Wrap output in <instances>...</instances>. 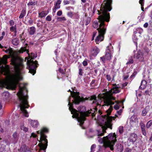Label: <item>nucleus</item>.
I'll list each match as a JSON object with an SVG mask.
<instances>
[{
  "label": "nucleus",
  "instance_id": "1",
  "mask_svg": "<svg viewBox=\"0 0 152 152\" xmlns=\"http://www.w3.org/2000/svg\"><path fill=\"white\" fill-rule=\"evenodd\" d=\"M71 97L68 99L69 102L68 105H69V109L71 111L72 114V117L76 118L80 126H82L84 123V121L86 120V117H87L91 114L92 116L94 117L96 114V112L97 111V109L96 108H93V110H91L86 111V108L85 106H80L77 108L78 110L74 109L73 107V102L72 103L70 102V99Z\"/></svg>",
  "mask_w": 152,
  "mask_h": 152
},
{
  "label": "nucleus",
  "instance_id": "2",
  "mask_svg": "<svg viewBox=\"0 0 152 152\" xmlns=\"http://www.w3.org/2000/svg\"><path fill=\"white\" fill-rule=\"evenodd\" d=\"M24 90H26L25 87H20L19 91L17 94L19 99L18 106L20 107L21 112L24 116L28 117V113L25 109L26 108H28L29 106L28 101L27 91L26 90L25 92L24 93Z\"/></svg>",
  "mask_w": 152,
  "mask_h": 152
},
{
  "label": "nucleus",
  "instance_id": "3",
  "mask_svg": "<svg viewBox=\"0 0 152 152\" xmlns=\"http://www.w3.org/2000/svg\"><path fill=\"white\" fill-rule=\"evenodd\" d=\"M102 14L99 17V22L100 23V24L99 28L97 29L99 33V35L95 39L96 44H99V41L103 40L104 36L106 30V28L105 27L104 21L108 22L110 19V15L109 14L108 15Z\"/></svg>",
  "mask_w": 152,
  "mask_h": 152
},
{
  "label": "nucleus",
  "instance_id": "4",
  "mask_svg": "<svg viewBox=\"0 0 152 152\" xmlns=\"http://www.w3.org/2000/svg\"><path fill=\"white\" fill-rule=\"evenodd\" d=\"M25 45L26 46L24 47H22L20 50H19L18 52L19 53H22L26 51L27 53L28 54L30 58V59L28 60L27 62V64L28 67L29 72L32 74L33 75H34L36 72V68L38 66V64L37 61H34L32 60L37 57V54L35 55L33 53H31L30 55L28 53L29 50H27L26 49L28 44H26Z\"/></svg>",
  "mask_w": 152,
  "mask_h": 152
},
{
  "label": "nucleus",
  "instance_id": "5",
  "mask_svg": "<svg viewBox=\"0 0 152 152\" xmlns=\"http://www.w3.org/2000/svg\"><path fill=\"white\" fill-rule=\"evenodd\" d=\"M23 62V60L18 57L14 56L12 59L11 63L13 66L16 72V74L13 78L15 82L22 79L20 75L21 74V70L24 67Z\"/></svg>",
  "mask_w": 152,
  "mask_h": 152
},
{
  "label": "nucleus",
  "instance_id": "6",
  "mask_svg": "<svg viewBox=\"0 0 152 152\" xmlns=\"http://www.w3.org/2000/svg\"><path fill=\"white\" fill-rule=\"evenodd\" d=\"M110 114H108L107 111L106 115H102L103 124L104 126L102 127L101 129L95 131L97 136L103 135L106 132V131L107 128L111 129H112L113 124L112 122L113 119L115 120V118L114 117L110 116L109 115Z\"/></svg>",
  "mask_w": 152,
  "mask_h": 152
},
{
  "label": "nucleus",
  "instance_id": "7",
  "mask_svg": "<svg viewBox=\"0 0 152 152\" xmlns=\"http://www.w3.org/2000/svg\"><path fill=\"white\" fill-rule=\"evenodd\" d=\"M118 85L115 84H113L112 89L109 91V94L106 96L104 99V102L105 104L104 105H110L109 108L107 110L108 114H110L113 109V107L111 105L114 104V102L112 100H115L116 98L112 96V95L113 94H116L120 92V90L118 88H120Z\"/></svg>",
  "mask_w": 152,
  "mask_h": 152
},
{
  "label": "nucleus",
  "instance_id": "8",
  "mask_svg": "<svg viewBox=\"0 0 152 152\" xmlns=\"http://www.w3.org/2000/svg\"><path fill=\"white\" fill-rule=\"evenodd\" d=\"M116 135L115 133H110L108 136L104 137L105 142L104 147L105 148L109 147L111 151L113 150V146L116 141Z\"/></svg>",
  "mask_w": 152,
  "mask_h": 152
},
{
  "label": "nucleus",
  "instance_id": "9",
  "mask_svg": "<svg viewBox=\"0 0 152 152\" xmlns=\"http://www.w3.org/2000/svg\"><path fill=\"white\" fill-rule=\"evenodd\" d=\"M48 132V129L45 127L41 129V131H37V134H40V140L42 142L39 144V147L41 150H45L47 147L48 140L46 139V136L44 133Z\"/></svg>",
  "mask_w": 152,
  "mask_h": 152
},
{
  "label": "nucleus",
  "instance_id": "10",
  "mask_svg": "<svg viewBox=\"0 0 152 152\" xmlns=\"http://www.w3.org/2000/svg\"><path fill=\"white\" fill-rule=\"evenodd\" d=\"M79 92H74L72 95L73 98L72 101H73V103L76 104H78L80 102H84L86 100H94L92 102V104L96 103V97L95 96H93L91 97H89L88 98H86L85 99H84L83 98H81L79 96Z\"/></svg>",
  "mask_w": 152,
  "mask_h": 152
},
{
  "label": "nucleus",
  "instance_id": "11",
  "mask_svg": "<svg viewBox=\"0 0 152 152\" xmlns=\"http://www.w3.org/2000/svg\"><path fill=\"white\" fill-rule=\"evenodd\" d=\"M112 2V0H105L101 4L102 14L110 15L108 13V11H110L111 10V4Z\"/></svg>",
  "mask_w": 152,
  "mask_h": 152
},
{
  "label": "nucleus",
  "instance_id": "12",
  "mask_svg": "<svg viewBox=\"0 0 152 152\" xmlns=\"http://www.w3.org/2000/svg\"><path fill=\"white\" fill-rule=\"evenodd\" d=\"M134 58L138 59L139 61L141 62H143L144 60L143 54L140 50H139L134 55Z\"/></svg>",
  "mask_w": 152,
  "mask_h": 152
},
{
  "label": "nucleus",
  "instance_id": "13",
  "mask_svg": "<svg viewBox=\"0 0 152 152\" xmlns=\"http://www.w3.org/2000/svg\"><path fill=\"white\" fill-rule=\"evenodd\" d=\"M100 11H101V12L98 11V14L100 15L98 17V19L99 20V22H99V17L100 15H102V7H101ZM99 25H99V23L97 21L94 22V23H93V26L94 28H97L99 26Z\"/></svg>",
  "mask_w": 152,
  "mask_h": 152
},
{
  "label": "nucleus",
  "instance_id": "14",
  "mask_svg": "<svg viewBox=\"0 0 152 152\" xmlns=\"http://www.w3.org/2000/svg\"><path fill=\"white\" fill-rule=\"evenodd\" d=\"M115 149L117 152H121L123 150V146L121 144H117L115 146Z\"/></svg>",
  "mask_w": 152,
  "mask_h": 152
},
{
  "label": "nucleus",
  "instance_id": "15",
  "mask_svg": "<svg viewBox=\"0 0 152 152\" xmlns=\"http://www.w3.org/2000/svg\"><path fill=\"white\" fill-rule=\"evenodd\" d=\"M100 50L97 47H95L94 48L93 50L91 52V55L92 56H95L99 53Z\"/></svg>",
  "mask_w": 152,
  "mask_h": 152
},
{
  "label": "nucleus",
  "instance_id": "16",
  "mask_svg": "<svg viewBox=\"0 0 152 152\" xmlns=\"http://www.w3.org/2000/svg\"><path fill=\"white\" fill-rule=\"evenodd\" d=\"M137 138V137L136 134L134 133L130 135L129 137L130 141L132 142H135L136 141Z\"/></svg>",
  "mask_w": 152,
  "mask_h": 152
},
{
  "label": "nucleus",
  "instance_id": "17",
  "mask_svg": "<svg viewBox=\"0 0 152 152\" xmlns=\"http://www.w3.org/2000/svg\"><path fill=\"white\" fill-rule=\"evenodd\" d=\"M29 123L33 127H37L38 126V123L37 121L31 120L29 121Z\"/></svg>",
  "mask_w": 152,
  "mask_h": 152
},
{
  "label": "nucleus",
  "instance_id": "18",
  "mask_svg": "<svg viewBox=\"0 0 152 152\" xmlns=\"http://www.w3.org/2000/svg\"><path fill=\"white\" fill-rule=\"evenodd\" d=\"M150 108L149 106H146L144 109L142 110L141 113V115L142 116H145L147 113L150 110Z\"/></svg>",
  "mask_w": 152,
  "mask_h": 152
},
{
  "label": "nucleus",
  "instance_id": "19",
  "mask_svg": "<svg viewBox=\"0 0 152 152\" xmlns=\"http://www.w3.org/2000/svg\"><path fill=\"white\" fill-rule=\"evenodd\" d=\"M147 82L145 80H143L141 81V85L139 87V88L141 90L144 89L146 87Z\"/></svg>",
  "mask_w": 152,
  "mask_h": 152
},
{
  "label": "nucleus",
  "instance_id": "20",
  "mask_svg": "<svg viewBox=\"0 0 152 152\" xmlns=\"http://www.w3.org/2000/svg\"><path fill=\"white\" fill-rule=\"evenodd\" d=\"M106 60H110L112 58V56L110 53V51L107 52L104 56Z\"/></svg>",
  "mask_w": 152,
  "mask_h": 152
},
{
  "label": "nucleus",
  "instance_id": "21",
  "mask_svg": "<svg viewBox=\"0 0 152 152\" xmlns=\"http://www.w3.org/2000/svg\"><path fill=\"white\" fill-rule=\"evenodd\" d=\"M12 136L13 137V143L15 144L16 143L18 139L17 133L16 132H14Z\"/></svg>",
  "mask_w": 152,
  "mask_h": 152
},
{
  "label": "nucleus",
  "instance_id": "22",
  "mask_svg": "<svg viewBox=\"0 0 152 152\" xmlns=\"http://www.w3.org/2000/svg\"><path fill=\"white\" fill-rule=\"evenodd\" d=\"M12 44L15 45H18L19 43V39L17 38H15L12 39Z\"/></svg>",
  "mask_w": 152,
  "mask_h": 152
},
{
  "label": "nucleus",
  "instance_id": "23",
  "mask_svg": "<svg viewBox=\"0 0 152 152\" xmlns=\"http://www.w3.org/2000/svg\"><path fill=\"white\" fill-rule=\"evenodd\" d=\"M98 142L100 143H103V145H105V140H104V137L102 138L100 137L99 136H98Z\"/></svg>",
  "mask_w": 152,
  "mask_h": 152
},
{
  "label": "nucleus",
  "instance_id": "24",
  "mask_svg": "<svg viewBox=\"0 0 152 152\" xmlns=\"http://www.w3.org/2000/svg\"><path fill=\"white\" fill-rule=\"evenodd\" d=\"M28 147L26 146V145H22L20 148V152H26Z\"/></svg>",
  "mask_w": 152,
  "mask_h": 152
},
{
  "label": "nucleus",
  "instance_id": "25",
  "mask_svg": "<svg viewBox=\"0 0 152 152\" xmlns=\"http://www.w3.org/2000/svg\"><path fill=\"white\" fill-rule=\"evenodd\" d=\"M35 32V28L34 26L31 27L30 28V30L29 31V33L30 35H33L34 34Z\"/></svg>",
  "mask_w": 152,
  "mask_h": 152
},
{
  "label": "nucleus",
  "instance_id": "26",
  "mask_svg": "<svg viewBox=\"0 0 152 152\" xmlns=\"http://www.w3.org/2000/svg\"><path fill=\"white\" fill-rule=\"evenodd\" d=\"M133 60L132 56L130 57L128 60V61L126 63V64H130L133 63Z\"/></svg>",
  "mask_w": 152,
  "mask_h": 152
},
{
  "label": "nucleus",
  "instance_id": "27",
  "mask_svg": "<svg viewBox=\"0 0 152 152\" xmlns=\"http://www.w3.org/2000/svg\"><path fill=\"white\" fill-rule=\"evenodd\" d=\"M26 13V11L24 10H23L21 12L20 14V15L19 16L20 18H23L25 15Z\"/></svg>",
  "mask_w": 152,
  "mask_h": 152
},
{
  "label": "nucleus",
  "instance_id": "28",
  "mask_svg": "<svg viewBox=\"0 0 152 152\" xmlns=\"http://www.w3.org/2000/svg\"><path fill=\"white\" fill-rule=\"evenodd\" d=\"M152 125V120H150L148 122L146 125V127L147 128H149Z\"/></svg>",
  "mask_w": 152,
  "mask_h": 152
},
{
  "label": "nucleus",
  "instance_id": "29",
  "mask_svg": "<svg viewBox=\"0 0 152 152\" xmlns=\"http://www.w3.org/2000/svg\"><path fill=\"white\" fill-rule=\"evenodd\" d=\"M3 96L5 97L6 99H7L9 96V93L7 92H4L3 93Z\"/></svg>",
  "mask_w": 152,
  "mask_h": 152
},
{
  "label": "nucleus",
  "instance_id": "30",
  "mask_svg": "<svg viewBox=\"0 0 152 152\" xmlns=\"http://www.w3.org/2000/svg\"><path fill=\"white\" fill-rule=\"evenodd\" d=\"M91 20V18L90 17H88L86 21L85 25L87 26L90 22Z\"/></svg>",
  "mask_w": 152,
  "mask_h": 152
},
{
  "label": "nucleus",
  "instance_id": "31",
  "mask_svg": "<svg viewBox=\"0 0 152 152\" xmlns=\"http://www.w3.org/2000/svg\"><path fill=\"white\" fill-rule=\"evenodd\" d=\"M21 129L26 132L28 131V128L24 126V125H22L20 127Z\"/></svg>",
  "mask_w": 152,
  "mask_h": 152
},
{
  "label": "nucleus",
  "instance_id": "32",
  "mask_svg": "<svg viewBox=\"0 0 152 152\" xmlns=\"http://www.w3.org/2000/svg\"><path fill=\"white\" fill-rule=\"evenodd\" d=\"M47 14H45L44 11H43L39 13V15H40L41 17H43L46 15Z\"/></svg>",
  "mask_w": 152,
  "mask_h": 152
},
{
  "label": "nucleus",
  "instance_id": "33",
  "mask_svg": "<svg viewBox=\"0 0 152 152\" xmlns=\"http://www.w3.org/2000/svg\"><path fill=\"white\" fill-rule=\"evenodd\" d=\"M119 131L120 134L122 133L123 132L124 128L123 126H120L118 129Z\"/></svg>",
  "mask_w": 152,
  "mask_h": 152
},
{
  "label": "nucleus",
  "instance_id": "34",
  "mask_svg": "<svg viewBox=\"0 0 152 152\" xmlns=\"http://www.w3.org/2000/svg\"><path fill=\"white\" fill-rule=\"evenodd\" d=\"M58 70L59 72L62 74H65V72L66 71L65 69V71H64L63 69H62L61 68H59V69Z\"/></svg>",
  "mask_w": 152,
  "mask_h": 152
},
{
  "label": "nucleus",
  "instance_id": "35",
  "mask_svg": "<svg viewBox=\"0 0 152 152\" xmlns=\"http://www.w3.org/2000/svg\"><path fill=\"white\" fill-rule=\"evenodd\" d=\"M96 147V145L95 144L92 145L91 147V151L94 152L95 151L94 149Z\"/></svg>",
  "mask_w": 152,
  "mask_h": 152
},
{
  "label": "nucleus",
  "instance_id": "36",
  "mask_svg": "<svg viewBox=\"0 0 152 152\" xmlns=\"http://www.w3.org/2000/svg\"><path fill=\"white\" fill-rule=\"evenodd\" d=\"M141 128V129H145V124L142 122H141L140 123Z\"/></svg>",
  "mask_w": 152,
  "mask_h": 152
},
{
  "label": "nucleus",
  "instance_id": "37",
  "mask_svg": "<svg viewBox=\"0 0 152 152\" xmlns=\"http://www.w3.org/2000/svg\"><path fill=\"white\" fill-rule=\"evenodd\" d=\"M67 15L69 17L71 18H72L73 15V13L71 12H68L67 13Z\"/></svg>",
  "mask_w": 152,
  "mask_h": 152
},
{
  "label": "nucleus",
  "instance_id": "38",
  "mask_svg": "<svg viewBox=\"0 0 152 152\" xmlns=\"http://www.w3.org/2000/svg\"><path fill=\"white\" fill-rule=\"evenodd\" d=\"M58 21H65L66 20V19L64 17H60L58 18Z\"/></svg>",
  "mask_w": 152,
  "mask_h": 152
},
{
  "label": "nucleus",
  "instance_id": "39",
  "mask_svg": "<svg viewBox=\"0 0 152 152\" xmlns=\"http://www.w3.org/2000/svg\"><path fill=\"white\" fill-rule=\"evenodd\" d=\"M1 63L3 64H6L7 63V59L4 58L1 60Z\"/></svg>",
  "mask_w": 152,
  "mask_h": 152
},
{
  "label": "nucleus",
  "instance_id": "40",
  "mask_svg": "<svg viewBox=\"0 0 152 152\" xmlns=\"http://www.w3.org/2000/svg\"><path fill=\"white\" fill-rule=\"evenodd\" d=\"M100 59L103 63H105L106 59L104 56H103L102 57H100Z\"/></svg>",
  "mask_w": 152,
  "mask_h": 152
},
{
  "label": "nucleus",
  "instance_id": "41",
  "mask_svg": "<svg viewBox=\"0 0 152 152\" xmlns=\"http://www.w3.org/2000/svg\"><path fill=\"white\" fill-rule=\"evenodd\" d=\"M36 4V3L35 2L31 1L29 2L27 5H34Z\"/></svg>",
  "mask_w": 152,
  "mask_h": 152
},
{
  "label": "nucleus",
  "instance_id": "42",
  "mask_svg": "<svg viewBox=\"0 0 152 152\" xmlns=\"http://www.w3.org/2000/svg\"><path fill=\"white\" fill-rule=\"evenodd\" d=\"M16 29V26H12L10 28V30L11 31H14Z\"/></svg>",
  "mask_w": 152,
  "mask_h": 152
},
{
  "label": "nucleus",
  "instance_id": "43",
  "mask_svg": "<svg viewBox=\"0 0 152 152\" xmlns=\"http://www.w3.org/2000/svg\"><path fill=\"white\" fill-rule=\"evenodd\" d=\"M46 20L48 21H50L51 20V17L50 15L48 16L46 18Z\"/></svg>",
  "mask_w": 152,
  "mask_h": 152
},
{
  "label": "nucleus",
  "instance_id": "44",
  "mask_svg": "<svg viewBox=\"0 0 152 152\" xmlns=\"http://www.w3.org/2000/svg\"><path fill=\"white\" fill-rule=\"evenodd\" d=\"M62 11L59 10L57 12V15L58 16H60L62 15Z\"/></svg>",
  "mask_w": 152,
  "mask_h": 152
},
{
  "label": "nucleus",
  "instance_id": "45",
  "mask_svg": "<svg viewBox=\"0 0 152 152\" xmlns=\"http://www.w3.org/2000/svg\"><path fill=\"white\" fill-rule=\"evenodd\" d=\"M60 5L57 4H56L55 5V7L54 8L55 9H57L60 8Z\"/></svg>",
  "mask_w": 152,
  "mask_h": 152
},
{
  "label": "nucleus",
  "instance_id": "46",
  "mask_svg": "<svg viewBox=\"0 0 152 152\" xmlns=\"http://www.w3.org/2000/svg\"><path fill=\"white\" fill-rule=\"evenodd\" d=\"M106 78L107 80L109 81L111 80V77L110 75H107L106 76Z\"/></svg>",
  "mask_w": 152,
  "mask_h": 152
},
{
  "label": "nucleus",
  "instance_id": "47",
  "mask_svg": "<svg viewBox=\"0 0 152 152\" xmlns=\"http://www.w3.org/2000/svg\"><path fill=\"white\" fill-rule=\"evenodd\" d=\"M139 3L141 4V6H143L144 0H140Z\"/></svg>",
  "mask_w": 152,
  "mask_h": 152
},
{
  "label": "nucleus",
  "instance_id": "48",
  "mask_svg": "<svg viewBox=\"0 0 152 152\" xmlns=\"http://www.w3.org/2000/svg\"><path fill=\"white\" fill-rule=\"evenodd\" d=\"M83 65L84 66H86L88 65V62L84 60L83 62Z\"/></svg>",
  "mask_w": 152,
  "mask_h": 152
},
{
  "label": "nucleus",
  "instance_id": "49",
  "mask_svg": "<svg viewBox=\"0 0 152 152\" xmlns=\"http://www.w3.org/2000/svg\"><path fill=\"white\" fill-rule=\"evenodd\" d=\"M9 23H10V26H13L14 24V22L12 20H10L9 21Z\"/></svg>",
  "mask_w": 152,
  "mask_h": 152
},
{
  "label": "nucleus",
  "instance_id": "50",
  "mask_svg": "<svg viewBox=\"0 0 152 152\" xmlns=\"http://www.w3.org/2000/svg\"><path fill=\"white\" fill-rule=\"evenodd\" d=\"M125 150L126 152H132V149L128 148H127Z\"/></svg>",
  "mask_w": 152,
  "mask_h": 152
},
{
  "label": "nucleus",
  "instance_id": "51",
  "mask_svg": "<svg viewBox=\"0 0 152 152\" xmlns=\"http://www.w3.org/2000/svg\"><path fill=\"white\" fill-rule=\"evenodd\" d=\"M122 109H120L119 111H117V114L118 115H121L122 112Z\"/></svg>",
  "mask_w": 152,
  "mask_h": 152
},
{
  "label": "nucleus",
  "instance_id": "52",
  "mask_svg": "<svg viewBox=\"0 0 152 152\" xmlns=\"http://www.w3.org/2000/svg\"><path fill=\"white\" fill-rule=\"evenodd\" d=\"M82 69L80 68L79 69V74L80 75H82V73L83 72H82Z\"/></svg>",
  "mask_w": 152,
  "mask_h": 152
},
{
  "label": "nucleus",
  "instance_id": "53",
  "mask_svg": "<svg viewBox=\"0 0 152 152\" xmlns=\"http://www.w3.org/2000/svg\"><path fill=\"white\" fill-rule=\"evenodd\" d=\"M142 134L144 135H145L146 134V132L145 131V129H142Z\"/></svg>",
  "mask_w": 152,
  "mask_h": 152
},
{
  "label": "nucleus",
  "instance_id": "54",
  "mask_svg": "<svg viewBox=\"0 0 152 152\" xmlns=\"http://www.w3.org/2000/svg\"><path fill=\"white\" fill-rule=\"evenodd\" d=\"M118 104L117 105H115L114 106V108L116 110H118L119 109V107L118 106Z\"/></svg>",
  "mask_w": 152,
  "mask_h": 152
},
{
  "label": "nucleus",
  "instance_id": "55",
  "mask_svg": "<svg viewBox=\"0 0 152 152\" xmlns=\"http://www.w3.org/2000/svg\"><path fill=\"white\" fill-rule=\"evenodd\" d=\"M145 95H148L150 96V94H149V91L148 90L146 91L145 92Z\"/></svg>",
  "mask_w": 152,
  "mask_h": 152
},
{
  "label": "nucleus",
  "instance_id": "56",
  "mask_svg": "<svg viewBox=\"0 0 152 152\" xmlns=\"http://www.w3.org/2000/svg\"><path fill=\"white\" fill-rule=\"evenodd\" d=\"M148 24L147 23H145L144 25L143 26L145 28H147L148 26Z\"/></svg>",
  "mask_w": 152,
  "mask_h": 152
},
{
  "label": "nucleus",
  "instance_id": "57",
  "mask_svg": "<svg viewBox=\"0 0 152 152\" xmlns=\"http://www.w3.org/2000/svg\"><path fill=\"white\" fill-rule=\"evenodd\" d=\"M68 91H69V92H71V95H72V97L73 98V97H72V95H73V93H74V92H75V91H73L72 92V91H71L70 89H69V90H68Z\"/></svg>",
  "mask_w": 152,
  "mask_h": 152
},
{
  "label": "nucleus",
  "instance_id": "58",
  "mask_svg": "<svg viewBox=\"0 0 152 152\" xmlns=\"http://www.w3.org/2000/svg\"><path fill=\"white\" fill-rule=\"evenodd\" d=\"M31 136L34 137H36L37 136V134L34 133L31 134Z\"/></svg>",
  "mask_w": 152,
  "mask_h": 152
},
{
  "label": "nucleus",
  "instance_id": "59",
  "mask_svg": "<svg viewBox=\"0 0 152 152\" xmlns=\"http://www.w3.org/2000/svg\"><path fill=\"white\" fill-rule=\"evenodd\" d=\"M28 22L30 24H31L33 23V20L32 19H30L29 20Z\"/></svg>",
  "mask_w": 152,
  "mask_h": 152
},
{
  "label": "nucleus",
  "instance_id": "60",
  "mask_svg": "<svg viewBox=\"0 0 152 152\" xmlns=\"http://www.w3.org/2000/svg\"><path fill=\"white\" fill-rule=\"evenodd\" d=\"M148 152H152V145H151L150 148L148 149Z\"/></svg>",
  "mask_w": 152,
  "mask_h": 152
},
{
  "label": "nucleus",
  "instance_id": "61",
  "mask_svg": "<svg viewBox=\"0 0 152 152\" xmlns=\"http://www.w3.org/2000/svg\"><path fill=\"white\" fill-rule=\"evenodd\" d=\"M61 1L60 0H57V2H56V3L57 4L60 5V4L61 3Z\"/></svg>",
  "mask_w": 152,
  "mask_h": 152
},
{
  "label": "nucleus",
  "instance_id": "62",
  "mask_svg": "<svg viewBox=\"0 0 152 152\" xmlns=\"http://www.w3.org/2000/svg\"><path fill=\"white\" fill-rule=\"evenodd\" d=\"M69 3V1H68L66 0L64 2V4H68Z\"/></svg>",
  "mask_w": 152,
  "mask_h": 152
},
{
  "label": "nucleus",
  "instance_id": "63",
  "mask_svg": "<svg viewBox=\"0 0 152 152\" xmlns=\"http://www.w3.org/2000/svg\"><path fill=\"white\" fill-rule=\"evenodd\" d=\"M57 10L56 9H55V8H53V15H54V14L56 12V10Z\"/></svg>",
  "mask_w": 152,
  "mask_h": 152
},
{
  "label": "nucleus",
  "instance_id": "64",
  "mask_svg": "<svg viewBox=\"0 0 152 152\" xmlns=\"http://www.w3.org/2000/svg\"><path fill=\"white\" fill-rule=\"evenodd\" d=\"M149 140L150 141L152 142V133L151 134V136Z\"/></svg>",
  "mask_w": 152,
  "mask_h": 152
}]
</instances>
